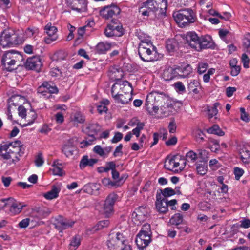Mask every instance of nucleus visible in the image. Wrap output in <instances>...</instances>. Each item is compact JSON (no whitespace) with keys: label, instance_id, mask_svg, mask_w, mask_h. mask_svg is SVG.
<instances>
[{"label":"nucleus","instance_id":"41","mask_svg":"<svg viewBox=\"0 0 250 250\" xmlns=\"http://www.w3.org/2000/svg\"><path fill=\"white\" fill-rule=\"evenodd\" d=\"M102 208L103 213L107 215L113 212V206L105 201Z\"/></svg>","mask_w":250,"mask_h":250},{"label":"nucleus","instance_id":"3","mask_svg":"<svg viewBox=\"0 0 250 250\" xmlns=\"http://www.w3.org/2000/svg\"><path fill=\"white\" fill-rule=\"evenodd\" d=\"M167 100V97L162 93L157 92H151L146 97L145 103L146 108L150 114H155L159 109L158 107L162 105Z\"/></svg>","mask_w":250,"mask_h":250},{"label":"nucleus","instance_id":"2","mask_svg":"<svg viewBox=\"0 0 250 250\" xmlns=\"http://www.w3.org/2000/svg\"><path fill=\"white\" fill-rule=\"evenodd\" d=\"M23 145L20 140L0 146V156L5 160H9L10 164H15L24 154Z\"/></svg>","mask_w":250,"mask_h":250},{"label":"nucleus","instance_id":"4","mask_svg":"<svg viewBox=\"0 0 250 250\" xmlns=\"http://www.w3.org/2000/svg\"><path fill=\"white\" fill-rule=\"evenodd\" d=\"M107 245L109 250H124L130 246L123 233L114 230L109 234Z\"/></svg>","mask_w":250,"mask_h":250},{"label":"nucleus","instance_id":"31","mask_svg":"<svg viewBox=\"0 0 250 250\" xmlns=\"http://www.w3.org/2000/svg\"><path fill=\"white\" fill-rule=\"evenodd\" d=\"M37 117V115L35 111L33 110H31L27 114H26V116L24 118L25 119L26 121L27 122V123L23 125V126H26L27 125H29L33 124L36 119Z\"/></svg>","mask_w":250,"mask_h":250},{"label":"nucleus","instance_id":"8","mask_svg":"<svg viewBox=\"0 0 250 250\" xmlns=\"http://www.w3.org/2000/svg\"><path fill=\"white\" fill-rule=\"evenodd\" d=\"M19 42L18 35L13 29L7 28L1 33L0 37V43L3 47L17 44Z\"/></svg>","mask_w":250,"mask_h":250},{"label":"nucleus","instance_id":"39","mask_svg":"<svg viewBox=\"0 0 250 250\" xmlns=\"http://www.w3.org/2000/svg\"><path fill=\"white\" fill-rule=\"evenodd\" d=\"M194 136L196 141L199 143L204 141L205 134L200 129H197L194 131Z\"/></svg>","mask_w":250,"mask_h":250},{"label":"nucleus","instance_id":"59","mask_svg":"<svg viewBox=\"0 0 250 250\" xmlns=\"http://www.w3.org/2000/svg\"><path fill=\"white\" fill-rule=\"evenodd\" d=\"M19 115L22 118L26 116V109L23 105H20L18 107Z\"/></svg>","mask_w":250,"mask_h":250},{"label":"nucleus","instance_id":"40","mask_svg":"<svg viewBox=\"0 0 250 250\" xmlns=\"http://www.w3.org/2000/svg\"><path fill=\"white\" fill-rule=\"evenodd\" d=\"M118 199V195L115 193L112 192L109 194L105 201L114 206L115 202Z\"/></svg>","mask_w":250,"mask_h":250},{"label":"nucleus","instance_id":"53","mask_svg":"<svg viewBox=\"0 0 250 250\" xmlns=\"http://www.w3.org/2000/svg\"><path fill=\"white\" fill-rule=\"evenodd\" d=\"M241 60L243 64L244 67L246 68H248L249 67L250 60L248 55L244 53L242 54Z\"/></svg>","mask_w":250,"mask_h":250},{"label":"nucleus","instance_id":"33","mask_svg":"<svg viewBox=\"0 0 250 250\" xmlns=\"http://www.w3.org/2000/svg\"><path fill=\"white\" fill-rule=\"evenodd\" d=\"M44 30L48 36H57V29L55 26H52L51 23H48L45 25Z\"/></svg>","mask_w":250,"mask_h":250},{"label":"nucleus","instance_id":"54","mask_svg":"<svg viewBox=\"0 0 250 250\" xmlns=\"http://www.w3.org/2000/svg\"><path fill=\"white\" fill-rule=\"evenodd\" d=\"M102 183L104 186L108 187H115L117 185L116 182H112L110 179L107 178H103Z\"/></svg>","mask_w":250,"mask_h":250},{"label":"nucleus","instance_id":"48","mask_svg":"<svg viewBox=\"0 0 250 250\" xmlns=\"http://www.w3.org/2000/svg\"><path fill=\"white\" fill-rule=\"evenodd\" d=\"M30 222H33V220L30 218H27L20 222L18 225L21 228H25L29 225Z\"/></svg>","mask_w":250,"mask_h":250},{"label":"nucleus","instance_id":"29","mask_svg":"<svg viewBox=\"0 0 250 250\" xmlns=\"http://www.w3.org/2000/svg\"><path fill=\"white\" fill-rule=\"evenodd\" d=\"M111 44L100 42L96 46V50L99 54H103L109 50L111 47Z\"/></svg>","mask_w":250,"mask_h":250},{"label":"nucleus","instance_id":"47","mask_svg":"<svg viewBox=\"0 0 250 250\" xmlns=\"http://www.w3.org/2000/svg\"><path fill=\"white\" fill-rule=\"evenodd\" d=\"M180 160L177 161L178 162V164L176 165L175 168L179 167V169L180 171L182 170L186 164V160L185 159L184 157L180 155Z\"/></svg>","mask_w":250,"mask_h":250},{"label":"nucleus","instance_id":"57","mask_svg":"<svg viewBox=\"0 0 250 250\" xmlns=\"http://www.w3.org/2000/svg\"><path fill=\"white\" fill-rule=\"evenodd\" d=\"M244 173V170L239 167H235L234 168V174L235 176V179L237 180L240 179V177L242 176Z\"/></svg>","mask_w":250,"mask_h":250},{"label":"nucleus","instance_id":"30","mask_svg":"<svg viewBox=\"0 0 250 250\" xmlns=\"http://www.w3.org/2000/svg\"><path fill=\"white\" fill-rule=\"evenodd\" d=\"M130 91H127L124 94H121L119 95L118 98H114L118 103H121L123 104L127 103L131 99V96L130 93Z\"/></svg>","mask_w":250,"mask_h":250},{"label":"nucleus","instance_id":"17","mask_svg":"<svg viewBox=\"0 0 250 250\" xmlns=\"http://www.w3.org/2000/svg\"><path fill=\"white\" fill-rule=\"evenodd\" d=\"M200 39L195 32L188 33L187 35V43L191 48L198 51L201 50Z\"/></svg>","mask_w":250,"mask_h":250},{"label":"nucleus","instance_id":"18","mask_svg":"<svg viewBox=\"0 0 250 250\" xmlns=\"http://www.w3.org/2000/svg\"><path fill=\"white\" fill-rule=\"evenodd\" d=\"M135 242L138 248L143 250L151 242V235L138 233L136 236Z\"/></svg>","mask_w":250,"mask_h":250},{"label":"nucleus","instance_id":"7","mask_svg":"<svg viewBox=\"0 0 250 250\" xmlns=\"http://www.w3.org/2000/svg\"><path fill=\"white\" fill-rule=\"evenodd\" d=\"M138 54L142 60L151 62L155 60L156 52L150 41H141L138 48Z\"/></svg>","mask_w":250,"mask_h":250},{"label":"nucleus","instance_id":"63","mask_svg":"<svg viewBox=\"0 0 250 250\" xmlns=\"http://www.w3.org/2000/svg\"><path fill=\"white\" fill-rule=\"evenodd\" d=\"M12 179L10 177L2 176V177H1L2 182L5 187H7L10 185V183L12 181Z\"/></svg>","mask_w":250,"mask_h":250},{"label":"nucleus","instance_id":"13","mask_svg":"<svg viewBox=\"0 0 250 250\" xmlns=\"http://www.w3.org/2000/svg\"><path fill=\"white\" fill-rule=\"evenodd\" d=\"M120 11V9L116 5L111 4L103 8L100 10V14L103 18L108 19L113 16L119 14Z\"/></svg>","mask_w":250,"mask_h":250},{"label":"nucleus","instance_id":"51","mask_svg":"<svg viewBox=\"0 0 250 250\" xmlns=\"http://www.w3.org/2000/svg\"><path fill=\"white\" fill-rule=\"evenodd\" d=\"M93 151L100 156L105 158V153L104 152V148H103L100 145L96 146L93 148Z\"/></svg>","mask_w":250,"mask_h":250},{"label":"nucleus","instance_id":"5","mask_svg":"<svg viewBox=\"0 0 250 250\" xmlns=\"http://www.w3.org/2000/svg\"><path fill=\"white\" fill-rule=\"evenodd\" d=\"M23 60L22 56L18 52L11 50L5 52L1 60L4 68L8 71H12L19 65L18 63Z\"/></svg>","mask_w":250,"mask_h":250},{"label":"nucleus","instance_id":"1","mask_svg":"<svg viewBox=\"0 0 250 250\" xmlns=\"http://www.w3.org/2000/svg\"><path fill=\"white\" fill-rule=\"evenodd\" d=\"M167 7V0H147L143 3L139 12L151 19H160L166 15Z\"/></svg>","mask_w":250,"mask_h":250},{"label":"nucleus","instance_id":"37","mask_svg":"<svg viewBox=\"0 0 250 250\" xmlns=\"http://www.w3.org/2000/svg\"><path fill=\"white\" fill-rule=\"evenodd\" d=\"M183 218V217L181 214L176 213L170 219V223L177 226L182 222Z\"/></svg>","mask_w":250,"mask_h":250},{"label":"nucleus","instance_id":"15","mask_svg":"<svg viewBox=\"0 0 250 250\" xmlns=\"http://www.w3.org/2000/svg\"><path fill=\"white\" fill-rule=\"evenodd\" d=\"M42 65L41 60L39 56H33L28 58L25 63V67L29 70H36L38 71Z\"/></svg>","mask_w":250,"mask_h":250},{"label":"nucleus","instance_id":"10","mask_svg":"<svg viewBox=\"0 0 250 250\" xmlns=\"http://www.w3.org/2000/svg\"><path fill=\"white\" fill-rule=\"evenodd\" d=\"M58 92V88L47 82H44L38 88V93L46 98H49L52 94H57Z\"/></svg>","mask_w":250,"mask_h":250},{"label":"nucleus","instance_id":"58","mask_svg":"<svg viewBox=\"0 0 250 250\" xmlns=\"http://www.w3.org/2000/svg\"><path fill=\"white\" fill-rule=\"evenodd\" d=\"M208 67L207 63H201L198 65V71L200 74L204 73Z\"/></svg>","mask_w":250,"mask_h":250},{"label":"nucleus","instance_id":"42","mask_svg":"<svg viewBox=\"0 0 250 250\" xmlns=\"http://www.w3.org/2000/svg\"><path fill=\"white\" fill-rule=\"evenodd\" d=\"M161 195L165 198L175 194V190L169 188H166L163 190H161Z\"/></svg>","mask_w":250,"mask_h":250},{"label":"nucleus","instance_id":"46","mask_svg":"<svg viewBox=\"0 0 250 250\" xmlns=\"http://www.w3.org/2000/svg\"><path fill=\"white\" fill-rule=\"evenodd\" d=\"M144 124L143 123H138L136 128L133 129L132 133L137 137H138L140 135V131L143 129Z\"/></svg>","mask_w":250,"mask_h":250},{"label":"nucleus","instance_id":"24","mask_svg":"<svg viewBox=\"0 0 250 250\" xmlns=\"http://www.w3.org/2000/svg\"><path fill=\"white\" fill-rule=\"evenodd\" d=\"M100 188L99 184L97 183H90L85 185L83 188V190L84 192L91 195H98L99 194V190Z\"/></svg>","mask_w":250,"mask_h":250},{"label":"nucleus","instance_id":"34","mask_svg":"<svg viewBox=\"0 0 250 250\" xmlns=\"http://www.w3.org/2000/svg\"><path fill=\"white\" fill-rule=\"evenodd\" d=\"M81 244V239L79 235H76L72 238L69 244L71 250H75Z\"/></svg>","mask_w":250,"mask_h":250},{"label":"nucleus","instance_id":"16","mask_svg":"<svg viewBox=\"0 0 250 250\" xmlns=\"http://www.w3.org/2000/svg\"><path fill=\"white\" fill-rule=\"evenodd\" d=\"M2 202H6L3 208L8 206L10 208L9 211L13 214H16L21 212L23 208V206L19 207V203L13 198H9L6 199H2Z\"/></svg>","mask_w":250,"mask_h":250},{"label":"nucleus","instance_id":"43","mask_svg":"<svg viewBox=\"0 0 250 250\" xmlns=\"http://www.w3.org/2000/svg\"><path fill=\"white\" fill-rule=\"evenodd\" d=\"M178 69L182 73L181 76L183 77L188 76L191 72V67L189 65L182 68H179Z\"/></svg>","mask_w":250,"mask_h":250},{"label":"nucleus","instance_id":"26","mask_svg":"<svg viewBox=\"0 0 250 250\" xmlns=\"http://www.w3.org/2000/svg\"><path fill=\"white\" fill-rule=\"evenodd\" d=\"M240 155L244 163H249L250 161V145L243 146L240 150Z\"/></svg>","mask_w":250,"mask_h":250},{"label":"nucleus","instance_id":"21","mask_svg":"<svg viewBox=\"0 0 250 250\" xmlns=\"http://www.w3.org/2000/svg\"><path fill=\"white\" fill-rule=\"evenodd\" d=\"M109 78L113 81H121L124 76V72L121 68L114 66L110 68L108 72Z\"/></svg>","mask_w":250,"mask_h":250},{"label":"nucleus","instance_id":"55","mask_svg":"<svg viewBox=\"0 0 250 250\" xmlns=\"http://www.w3.org/2000/svg\"><path fill=\"white\" fill-rule=\"evenodd\" d=\"M197 171L198 174L204 175L207 171V167L202 164H198L196 167Z\"/></svg>","mask_w":250,"mask_h":250},{"label":"nucleus","instance_id":"32","mask_svg":"<svg viewBox=\"0 0 250 250\" xmlns=\"http://www.w3.org/2000/svg\"><path fill=\"white\" fill-rule=\"evenodd\" d=\"M207 132L208 133L213 134L219 136H223L225 134L224 132L217 125H213L212 126L208 129Z\"/></svg>","mask_w":250,"mask_h":250},{"label":"nucleus","instance_id":"35","mask_svg":"<svg viewBox=\"0 0 250 250\" xmlns=\"http://www.w3.org/2000/svg\"><path fill=\"white\" fill-rule=\"evenodd\" d=\"M178 43L174 39L168 40L166 42V47L167 51L169 52H174L177 47Z\"/></svg>","mask_w":250,"mask_h":250},{"label":"nucleus","instance_id":"36","mask_svg":"<svg viewBox=\"0 0 250 250\" xmlns=\"http://www.w3.org/2000/svg\"><path fill=\"white\" fill-rule=\"evenodd\" d=\"M76 150V147H71L67 146H63L62 148V152L67 157L72 156Z\"/></svg>","mask_w":250,"mask_h":250},{"label":"nucleus","instance_id":"25","mask_svg":"<svg viewBox=\"0 0 250 250\" xmlns=\"http://www.w3.org/2000/svg\"><path fill=\"white\" fill-rule=\"evenodd\" d=\"M200 45L201 50L202 49L213 48L215 45L211 37L209 36L201 37L200 39Z\"/></svg>","mask_w":250,"mask_h":250},{"label":"nucleus","instance_id":"23","mask_svg":"<svg viewBox=\"0 0 250 250\" xmlns=\"http://www.w3.org/2000/svg\"><path fill=\"white\" fill-rule=\"evenodd\" d=\"M100 126L97 123H92L88 124L84 129V132L90 137L92 138L90 140L93 141L96 139L94 135L100 130Z\"/></svg>","mask_w":250,"mask_h":250},{"label":"nucleus","instance_id":"49","mask_svg":"<svg viewBox=\"0 0 250 250\" xmlns=\"http://www.w3.org/2000/svg\"><path fill=\"white\" fill-rule=\"evenodd\" d=\"M186 161L190 160L191 161L194 162L197 159V154L191 150L186 154Z\"/></svg>","mask_w":250,"mask_h":250},{"label":"nucleus","instance_id":"44","mask_svg":"<svg viewBox=\"0 0 250 250\" xmlns=\"http://www.w3.org/2000/svg\"><path fill=\"white\" fill-rule=\"evenodd\" d=\"M109 221L108 220L99 221L95 226V229L96 230L101 229L109 226Z\"/></svg>","mask_w":250,"mask_h":250},{"label":"nucleus","instance_id":"12","mask_svg":"<svg viewBox=\"0 0 250 250\" xmlns=\"http://www.w3.org/2000/svg\"><path fill=\"white\" fill-rule=\"evenodd\" d=\"M50 214L48 209L45 208L35 207L32 208L29 218L33 220V223H37L41 218L47 216Z\"/></svg>","mask_w":250,"mask_h":250},{"label":"nucleus","instance_id":"11","mask_svg":"<svg viewBox=\"0 0 250 250\" xmlns=\"http://www.w3.org/2000/svg\"><path fill=\"white\" fill-rule=\"evenodd\" d=\"M104 33L107 37H120L124 34L122 25L121 23L112 22L107 26L104 30Z\"/></svg>","mask_w":250,"mask_h":250},{"label":"nucleus","instance_id":"22","mask_svg":"<svg viewBox=\"0 0 250 250\" xmlns=\"http://www.w3.org/2000/svg\"><path fill=\"white\" fill-rule=\"evenodd\" d=\"M180 155L177 154L172 156H167L165 160L164 167L168 170L172 171L175 168L177 161L180 160Z\"/></svg>","mask_w":250,"mask_h":250},{"label":"nucleus","instance_id":"6","mask_svg":"<svg viewBox=\"0 0 250 250\" xmlns=\"http://www.w3.org/2000/svg\"><path fill=\"white\" fill-rule=\"evenodd\" d=\"M173 17L178 25L184 27L194 22L196 17L195 14L191 9H185L175 12Z\"/></svg>","mask_w":250,"mask_h":250},{"label":"nucleus","instance_id":"27","mask_svg":"<svg viewBox=\"0 0 250 250\" xmlns=\"http://www.w3.org/2000/svg\"><path fill=\"white\" fill-rule=\"evenodd\" d=\"M98 162L96 159H88L87 155L83 156L81 159L79 167L81 169H83L86 166L92 167Z\"/></svg>","mask_w":250,"mask_h":250},{"label":"nucleus","instance_id":"56","mask_svg":"<svg viewBox=\"0 0 250 250\" xmlns=\"http://www.w3.org/2000/svg\"><path fill=\"white\" fill-rule=\"evenodd\" d=\"M53 58L57 61H61L65 59L66 55L62 52H59L54 54Z\"/></svg>","mask_w":250,"mask_h":250},{"label":"nucleus","instance_id":"20","mask_svg":"<svg viewBox=\"0 0 250 250\" xmlns=\"http://www.w3.org/2000/svg\"><path fill=\"white\" fill-rule=\"evenodd\" d=\"M155 204L159 212L165 213L167 211L168 208L167 200L162 197L161 193H157Z\"/></svg>","mask_w":250,"mask_h":250},{"label":"nucleus","instance_id":"61","mask_svg":"<svg viewBox=\"0 0 250 250\" xmlns=\"http://www.w3.org/2000/svg\"><path fill=\"white\" fill-rule=\"evenodd\" d=\"M123 138V134L120 132H116L115 135L111 140L112 143H116L120 141Z\"/></svg>","mask_w":250,"mask_h":250},{"label":"nucleus","instance_id":"62","mask_svg":"<svg viewBox=\"0 0 250 250\" xmlns=\"http://www.w3.org/2000/svg\"><path fill=\"white\" fill-rule=\"evenodd\" d=\"M208 152L205 150H199V156L203 161L208 160Z\"/></svg>","mask_w":250,"mask_h":250},{"label":"nucleus","instance_id":"19","mask_svg":"<svg viewBox=\"0 0 250 250\" xmlns=\"http://www.w3.org/2000/svg\"><path fill=\"white\" fill-rule=\"evenodd\" d=\"M67 3L71 8L79 12H83L86 10V0H66Z\"/></svg>","mask_w":250,"mask_h":250},{"label":"nucleus","instance_id":"50","mask_svg":"<svg viewBox=\"0 0 250 250\" xmlns=\"http://www.w3.org/2000/svg\"><path fill=\"white\" fill-rule=\"evenodd\" d=\"M35 163L37 167H39L42 166L44 163L43 158L42 157V153L40 152L36 157Z\"/></svg>","mask_w":250,"mask_h":250},{"label":"nucleus","instance_id":"9","mask_svg":"<svg viewBox=\"0 0 250 250\" xmlns=\"http://www.w3.org/2000/svg\"><path fill=\"white\" fill-rule=\"evenodd\" d=\"M130 83L126 81H120L114 83L111 88V94L113 98H118L119 95L127 91H131Z\"/></svg>","mask_w":250,"mask_h":250},{"label":"nucleus","instance_id":"52","mask_svg":"<svg viewBox=\"0 0 250 250\" xmlns=\"http://www.w3.org/2000/svg\"><path fill=\"white\" fill-rule=\"evenodd\" d=\"M241 112V119L245 122H248L250 121L249 115L246 112L245 109L243 107L240 108Z\"/></svg>","mask_w":250,"mask_h":250},{"label":"nucleus","instance_id":"28","mask_svg":"<svg viewBox=\"0 0 250 250\" xmlns=\"http://www.w3.org/2000/svg\"><path fill=\"white\" fill-rule=\"evenodd\" d=\"M60 191V188L56 186H53L50 191L47 192L43 195V196L48 200H51L57 198Z\"/></svg>","mask_w":250,"mask_h":250},{"label":"nucleus","instance_id":"38","mask_svg":"<svg viewBox=\"0 0 250 250\" xmlns=\"http://www.w3.org/2000/svg\"><path fill=\"white\" fill-rule=\"evenodd\" d=\"M219 105L218 103H215L212 106L208 107V117L209 118H212L214 116L217 115L218 113L217 107Z\"/></svg>","mask_w":250,"mask_h":250},{"label":"nucleus","instance_id":"45","mask_svg":"<svg viewBox=\"0 0 250 250\" xmlns=\"http://www.w3.org/2000/svg\"><path fill=\"white\" fill-rule=\"evenodd\" d=\"M139 233L151 235V231L150 229V225L148 224H144L143 226L142 229Z\"/></svg>","mask_w":250,"mask_h":250},{"label":"nucleus","instance_id":"64","mask_svg":"<svg viewBox=\"0 0 250 250\" xmlns=\"http://www.w3.org/2000/svg\"><path fill=\"white\" fill-rule=\"evenodd\" d=\"M200 86V83L197 80H193L188 84V88L191 91L193 88Z\"/></svg>","mask_w":250,"mask_h":250},{"label":"nucleus","instance_id":"60","mask_svg":"<svg viewBox=\"0 0 250 250\" xmlns=\"http://www.w3.org/2000/svg\"><path fill=\"white\" fill-rule=\"evenodd\" d=\"M243 45L245 48L247 49V52L250 51V35L245 37L243 42Z\"/></svg>","mask_w":250,"mask_h":250},{"label":"nucleus","instance_id":"14","mask_svg":"<svg viewBox=\"0 0 250 250\" xmlns=\"http://www.w3.org/2000/svg\"><path fill=\"white\" fill-rule=\"evenodd\" d=\"M75 222L69 220L62 216H58L55 220L54 225L55 228L60 232H62L63 229L72 227Z\"/></svg>","mask_w":250,"mask_h":250}]
</instances>
